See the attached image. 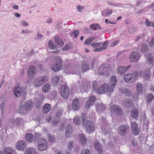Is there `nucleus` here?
I'll return each instance as SVG.
<instances>
[{
  "mask_svg": "<svg viewBox=\"0 0 154 154\" xmlns=\"http://www.w3.org/2000/svg\"><path fill=\"white\" fill-rule=\"evenodd\" d=\"M33 64H32L33 65H34V63L36 64V66H31L29 67H35L36 66H38V67H43V65L40 63H39L38 62H37L36 61H35L34 62H33Z\"/></svg>",
  "mask_w": 154,
  "mask_h": 154,
  "instance_id": "nucleus-48",
  "label": "nucleus"
},
{
  "mask_svg": "<svg viewBox=\"0 0 154 154\" xmlns=\"http://www.w3.org/2000/svg\"><path fill=\"white\" fill-rule=\"evenodd\" d=\"M140 57V54L137 52L133 51L130 57L131 62H136L138 61Z\"/></svg>",
  "mask_w": 154,
  "mask_h": 154,
  "instance_id": "nucleus-10",
  "label": "nucleus"
},
{
  "mask_svg": "<svg viewBox=\"0 0 154 154\" xmlns=\"http://www.w3.org/2000/svg\"><path fill=\"white\" fill-rule=\"evenodd\" d=\"M108 45V42L107 41H106L105 42L103 43L101 47L95 48L94 49V51L95 52L103 51L106 49Z\"/></svg>",
  "mask_w": 154,
  "mask_h": 154,
  "instance_id": "nucleus-19",
  "label": "nucleus"
},
{
  "mask_svg": "<svg viewBox=\"0 0 154 154\" xmlns=\"http://www.w3.org/2000/svg\"><path fill=\"white\" fill-rule=\"evenodd\" d=\"M79 32L78 30H76L74 31L72 33V34H73L74 36V37L76 38L79 35Z\"/></svg>",
  "mask_w": 154,
  "mask_h": 154,
  "instance_id": "nucleus-56",
  "label": "nucleus"
},
{
  "mask_svg": "<svg viewBox=\"0 0 154 154\" xmlns=\"http://www.w3.org/2000/svg\"><path fill=\"white\" fill-rule=\"evenodd\" d=\"M79 138L82 145L84 146L86 143V137L83 134H79Z\"/></svg>",
  "mask_w": 154,
  "mask_h": 154,
  "instance_id": "nucleus-20",
  "label": "nucleus"
},
{
  "mask_svg": "<svg viewBox=\"0 0 154 154\" xmlns=\"http://www.w3.org/2000/svg\"><path fill=\"white\" fill-rule=\"evenodd\" d=\"M95 129L94 124L92 121L87 120V133H91L94 132Z\"/></svg>",
  "mask_w": 154,
  "mask_h": 154,
  "instance_id": "nucleus-8",
  "label": "nucleus"
},
{
  "mask_svg": "<svg viewBox=\"0 0 154 154\" xmlns=\"http://www.w3.org/2000/svg\"><path fill=\"white\" fill-rule=\"evenodd\" d=\"M51 106L50 104L47 103L43 107L42 109L43 112L45 113H48L50 110Z\"/></svg>",
  "mask_w": 154,
  "mask_h": 154,
  "instance_id": "nucleus-31",
  "label": "nucleus"
},
{
  "mask_svg": "<svg viewBox=\"0 0 154 154\" xmlns=\"http://www.w3.org/2000/svg\"><path fill=\"white\" fill-rule=\"evenodd\" d=\"M55 42L60 47L63 45L64 43L62 40L58 37L55 36Z\"/></svg>",
  "mask_w": 154,
  "mask_h": 154,
  "instance_id": "nucleus-34",
  "label": "nucleus"
},
{
  "mask_svg": "<svg viewBox=\"0 0 154 154\" xmlns=\"http://www.w3.org/2000/svg\"><path fill=\"white\" fill-rule=\"evenodd\" d=\"M138 75V72L136 71L132 73H128L124 76V79L125 82L130 83L136 81Z\"/></svg>",
  "mask_w": 154,
  "mask_h": 154,
  "instance_id": "nucleus-2",
  "label": "nucleus"
},
{
  "mask_svg": "<svg viewBox=\"0 0 154 154\" xmlns=\"http://www.w3.org/2000/svg\"><path fill=\"white\" fill-rule=\"evenodd\" d=\"M96 106L97 111L98 112L103 111L106 109L105 106L103 103H97L96 105Z\"/></svg>",
  "mask_w": 154,
  "mask_h": 154,
  "instance_id": "nucleus-29",
  "label": "nucleus"
},
{
  "mask_svg": "<svg viewBox=\"0 0 154 154\" xmlns=\"http://www.w3.org/2000/svg\"><path fill=\"white\" fill-rule=\"evenodd\" d=\"M97 92L99 94H103L106 93H111L112 92L110 89L108 84H104L100 86L97 89Z\"/></svg>",
  "mask_w": 154,
  "mask_h": 154,
  "instance_id": "nucleus-3",
  "label": "nucleus"
},
{
  "mask_svg": "<svg viewBox=\"0 0 154 154\" xmlns=\"http://www.w3.org/2000/svg\"><path fill=\"white\" fill-rule=\"evenodd\" d=\"M151 74V72L150 69L145 70L144 72L143 77L146 80H149L150 79Z\"/></svg>",
  "mask_w": 154,
  "mask_h": 154,
  "instance_id": "nucleus-32",
  "label": "nucleus"
},
{
  "mask_svg": "<svg viewBox=\"0 0 154 154\" xmlns=\"http://www.w3.org/2000/svg\"><path fill=\"white\" fill-rule=\"evenodd\" d=\"M116 77L115 76H112L111 78L109 83L108 84L109 88L112 92H113L116 84Z\"/></svg>",
  "mask_w": 154,
  "mask_h": 154,
  "instance_id": "nucleus-9",
  "label": "nucleus"
},
{
  "mask_svg": "<svg viewBox=\"0 0 154 154\" xmlns=\"http://www.w3.org/2000/svg\"><path fill=\"white\" fill-rule=\"evenodd\" d=\"M131 116L133 118H137L138 116V111L137 108H135L131 111Z\"/></svg>",
  "mask_w": 154,
  "mask_h": 154,
  "instance_id": "nucleus-26",
  "label": "nucleus"
},
{
  "mask_svg": "<svg viewBox=\"0 0 154 154\" xmlns=\"http://www.w3.org/2000/svg\"><path fill=\"white\" fill-rule=\"evenodd\" d=\"M21 25L23 26H27L28 25V23L25 21L23 20L21 21Z\"/></svg>",
  "mask_w": 154,
  "mask_h": 154,
  "instance_id": "nucleus-64",
  "label": "nucleus"
},
{
  "mask_svg": "<svg viewBox=\"0 0 154 154\" xmlns=\"http://www.w3.org/2000/svg\"><path fill=\"white\" fill-rule=\"evenodd\" d=\"M100 84L98 82H94L92 84V88L94 91H96L97 88Z\"/></svg>",
  "mask_w": 154,
  "mask_h": 154,
  "instance_id": "nucleus-45",
  "label": "nucleus"
},
{
  "mask_svg": "<svg viewBox=\"0 0 154 154\" xmlns=\"http://www.w3.org/2000/svg\"><path fill=\"white\" fill-rule=\"evenodd\" d=\"M149 44L150 46H154V37L152 39L151 42H149Z\"/></svg>",
  "mask_w": 154,
  "mask_h": 154,
  "instance_id": "nucleus-62",
  "label": "nucleus"
},
{
  "mask_svg": "<svg viewBox=\"0 0 154 154\" xmlns=\"http://www.w3.org/2000/svg\"><path fill=\"white\" fill-rule=\"evenodd\" d=\"M129 129V126L126 125H122L118 129V132L121 136L125 135Z\"/></svg>",
  "mask_w": 154,
  "mask_h": 154,
  "instance_id": "nucleus-6",
  "label": "nucleus"
},
{
  "mask_svg": "<svg viewBox=\"0 0 154 154\" xmlns=\"http://www.w3.org/2000/svg\"><path fill=\"white\" fill-rule=\"evenodd\" d=\"M77 9L79 12H81L84 10V8L83 6L79 5L77 6Z\"/></svg>",
  "mask_w": 154,
  "mask_h": 154,
  "instance_id": "nucleus-59",
  "label": "nucleus"
},
{
  "mask_svg": "<svg viewBox=\"0 0 154 154\" xmlns=\"http://www.w3.org/2000/svg\"><path fill=\"white\" fill-rule=\"evenodd\" d=\"M26 147L25 142L23 141H19L16 144V148L18 150H23Z\"/></svg>",
  "mask_w": 154,
  "mask_h": 154,
  "instance_id": "nucleus-11",
  "label": "nucleus"
},
{
  "mask_svg": "<svg viewBox=\"0 0 154 154\" xmlns=\"http://www.w3.org/2000/svg\"><path fill=\"white\" fill-rule=\"evenodd\" d=\"M95 37L88 38H87V44H90L95 39Z\"/></svg>",
  "mask_w": 154,
  "mask_h": 154,
  "instance_id": "nucleus-55",
  "label": "nucleus"
},
{
  "mask_svg": "<svg viewBox=\"0 0 154 154\" xmlns=\"http://www.w3.org/2000/svg\"><path fill=\"white\" fill-rule=\"evenodd\" d=\"M145 23L147 26H150L151 25L152 22L150 21H149L148 19H146Z\"/></svg>",
  "mask_w": 154,
  "mask_h": 154,
  "instance_id": "nucleus-58",
  "label": "nucleus"
},
{
  "mask_svg": "<svg viewBox=\"0 0 154 154\" xmlns=\"http://www.w3.org/2000/svg\"><path fill=\"white\" fill-rule=\"evenodd\" d=\"M112 112L118 115H120L122 113V110L121 108L117 105H113L110 108Z\"/></svg>",
  "mask_w": 154,
  "mask_h": 154,
  "instance_id": "nucleus-7",
  "label": "nucleus"
},
{
  "mask_svg": "<svg viewBox=\"0 0 154 154\" xmlns=\"http://www.w3.org/2000/svg\"><path fill=\"white\" fill-rule=\"evenodd\" d=\"M132 97L134 100L137 101L138 99V96L137 94H136L134 95H132Z\"/></svg>",
  "mask_w": 154,
  "mask_h": 154,
  "instance_id": "nucleus-63",
  "label": "nucleus"
},
{
  "mask_svg": "<svg viewBox=\"0 0 154 154\" xmlns=\"http://www.w3.org/2000/svg\"><path fill=\"white\" fill-rule=\"evenodd\" d=\"M3 150L4 154H12L14 152L13 149L10 147H5Z\"/></svg>",
  "mask_w": 154,
  "mask_h": 154,
  "instance_id": "nucleus-30",
  "label": "nucleus"
},
{
  "mask_svg": "<svg viewBox=\"0 0 154 154\" xmlns=\"http://www.w3.org/2000/svg\"><path fill=\"white\" fill-rule=\"evenodd\" d=\"M131 130L134 135H136L139 133V130L137 124L135 122H133L131 124Z\"/></svg>",
  "mask_w": 154,
  "mask_h": 154,
  "instance_id": "nucleus-13",
  "label": "nucleus"
},
{
  "mask_svg": "<svg viewBox=\"0 0 154 154\" xmlns=\"http://www.w3.org/2000/svg\"><path fill=\"white\" fill-rule=\"evenodd\" d=\"M96 99V97L94 95H92L89 97L88 100L87 101V109H89L93 105Z\"/></svg>",
  "mask_w": 154,
  "mask_h": 154,
  "instance_id": "nucleus-15",
  "label": "nucleus"
},
{
  "mask_svg": "<svg viewBox=\"0 0 154 154\" xmlns=\"http://www.w3.org/2000/svg\"><path fill=\"white\" fill-rule=\"evenodd\" d=\"M0 107L2 112H3L5 111V104L4 103H2L0 104Z\"/></svg>",
  "mask_w": 154,
  "mask_h": 154,
  "instance_id": "nucleus-61",
  "label": "nucleus"
},
{
  "mask_svg": "<svg viewBox=\"0 0 154 154\" xmlns=\"http://www.w3.org/2000/svg\"><path fill=\"white\" fill-rule=\"evenodd\" d=\"M133 102L130 99H127L124 101L123 105L124 106L127 108H130L133 105Z\"/></svg>",
  "mask_w": 154,
  "mask_h": 154,
  "instance_id": "nucleus-18",
  "label": "nucleus"
},
{
  "mask_svg": "<svg viewBox=\"0 0 154 154\" xmlns=\"http://www.w3.org/2000/svg\"><path fill=\"white\" fill-rule=\"evenodd\" d=\"M49 78L48 76H42L35 79L33 81V85L36 87H40L47 83Z\"/></svg>",
  "mask_w": 154,
  "mask_h": 154,
  "instance_id": "nucleus-1",
  "label": "nucleus"
},
{
  "mask_svg": "<svg viewBox=\"0 0 154 154\" xmlns=\"http://www.w3.org/2000/svg\"><path fill=\"white\" fill-rule=\"evenodd\" d=\"M119 90L121 93L123 94H125L128 97L130 96L131 94V90L129 89L125 88H119Z\"/></svg>",
  "mask_w": 154,
  "mask_h": 154,
  "instance_id": "nucleus-17",
  "label": "nucleus"
},
{
  "mask_svg": "<svg viewBox=\"0 0 154 154\" xmlns=\"http://www.w3.org/2000/svg\"><path fill=\"white\" fill-rule=\"evenodd\" d=\"M26 138L27 141L29 142H31L32 141L33 136L32 134L30 133H28L26 135Z\"/></svg>",
  "mask_w": 154,
  "mask_h": 154,
  "instance_id": "nucleus-40",
  "label": "nucleus"
},
{
  "mask_svg": "<svg viewBox=\"0 0 154 154\" xmlns=\"http://www.w3.org/2000/svg\"><path fill=\"white\" fill-rule=\"evenodd\" d=\"M103 44L101 42H99L98 43L94 42L91 44V45L93 47H100Z\"/></svg>",
  "mask_w": 154,
  "mask_h": 154,
  "instance_id": "nucleus-51",
  "label": "nucleus"
},
{
  "mask_svg": "<svg viewBox=\"0 0 154 154\" xmlns=\"http://www.w3.org/2000/svg\"><path fill=\"white\" fill-rule=\"evenodd\" d=\"M90 28L93 30H96L97 29H101V27L97 23H94L91 24L90 26Z\"/></svg>",
  "mask_w": 154,
  "mask_h": 154,
  "instance_id": "nucleus-38",
  "label": "nucleus"
},
{
  "mask_svg": "<svg viewBox=\"0 0 154 154\" xmlns=\"http://www.w3.org/2000/svg\"><path fill=\"white\" fill-rule=\"evenodd\" d=\"M148 48V46L146 45H144L143 46V47L142 49V51L143 52H144L146 51Z\"/></svg>",
  "mask_w": 154,
  "mask_h": 154,
  "instance_id": "nucleus-60",
  "label": "nucleus"
},
{
  "mask_svg": "<svg viewBox=\"0 0 154 154\" xmlns=\"http://www.w3.org/2000/svg\"><path fill=\"white\" fill-rule=\"evenodd\" d=\"M137 90L139 94H142L143 91V85L141 83H138L136 85Z\"/></svg>",
  "mask_w": 154,
  "mask_h": 154,
  "instance_id": "nucleus-27",
  "label": "nucleus"
},
{
  "mask_svg": "<svg viewBox=\"0 0 154 154\" xmlns=\"http://www.w3.org/2000/svg\"><path fill=\"white\" fill-rule=\"evenodd\" d=\"M22 122V119L19 118H17L15 120V122L16 123L17 125H19L20 123H21Z\"/></svg>",
  "mask_w": 154,
  "mask_h": 154,
  "instance_id": "nucleus-57",
  "label": "nucleus"
},
{
  "mask_svg": "<svg viewBox=\"0 0 154 154\" xmlns=\"http://www.w3.org/2000/svg\"><path fill=\"white\" fill-rule=\"evenodd\" d=\"M50 86L49 84H47L44 85L42 88L43 91L46 93L49 91L50 90Z\"/></svg>",
  "mask_w": 154,
  "mask_h": 154,
  "instance_id": "nucleus-42",
  "label": "nucleus"
},
{
  "mask_svg": "<svg viewBox=\"0 0 154 154\" xmlns=\"http://www.w3.org/2000/svg\"><path fill=\"white\" fill-rule=\"evenodd\" d=\"M72 108L74 110H77L79 107V102L77 98L74 99L72 103Z\"/></svg>",
  "mask_w": 154,
  "mask_h": 154,
  "instance_id": "nucleus-14",
  "label": "nucleus"
},
{
  "mask_svg": "<svg viewBox=\"0 0 154 154\" xmlns=\"http://www.w3.org/2000/svg\"><path fill=\"white\" fill-rule=\"evenodd\" d=\"M82 125V126L87 128V116L86 113H83L81 116Z\"/></svg>",
  "mask_w": 154,
  "mask_h": 154,
  "instance_id": "nucleus-24",
  "label": "nucleus"
},
{
  "mask_svg": "<svg viewBox=\"0 0 154 154\" xmlns=\"http://www.w3.org/2000/svg\"><path fill=\"white\" fill-rule=\"evenodd\" d=\"M74 146L73 142L72 141H70L68 143V149L70 150Z\"/></svg>",
  "mask_w": 154,
  "mask_h": 154,
  "instance_id": "nucleus-49",
  "label": "nucleus"
},
{
  "mask_svg": "<svg viewBox=\"0 0 154 154\" xmlns=\"http://www.w3.org/2000/svg\"><path fill=\"white\" fill-rule=\"evenodd\" d=\"M153 58L152 56L151 55L149 54V56L148 57L147 60V62L149 64H152L153 61Z\"/></svg>",
  "mask_w": 154,
  "mask_h": 154,
  "instance_id": "nucleus-50",
  "label": "nucleus"
},
{
  "mask_svg": "<svg viewBox=\"0 0 154 154\" xmlns=\"http://www.w3.org/2000/svg\"><path fill=\"white\" fill-rule=\"evenodd\" d=\"M69 89L68 87L65 85H62L61 87L60 94L61 96L64 99L67 98L69 96Z\"/></svg>",
  "mask_w": 154,
  "mask_h": 154,
  "instance_id": "nucleus-5",
  "label": "nucleus"
},
{
  "mask_svg": "<svg viewBox=\"0 0 154 154\" xmlns=\"http://www.w3.org/2000/svg\"><path fill=\"white\" fill-rule=\"evenodd\" d=\"M94 146L95 149L99 154L102 153V149L101 144L98 142H95L94 144Z\"/></svg>",
  "mask_w": 154,
  "mask_h": 154,
  "instance_id": "nucleus-23",
  "label": "nucleus"
},
{
  "mask_svg": "<svg viewBox=\"0 0 154 154\" xmlns=\"http://www.w3.org/2000/svg\"><path fill=\"white\" fill-rule=\"evenodd\" d=\"M63 110H58L55 112L54 115L61 119V116L63 114Z\"/></svg>",
  "mask_w": 154,
  "mask_h": 154,
  "instance_id": "nucleus-46",
  "label": "nucleus"
},
{
  "mask_svg": "<svg viewBox=\"0 0 154 154\" xmlns=\"http://www.w3.org/2000/svg\"><path fill=\"white\" fill-rule=\"evenodd\" d=\"M71 48V45L69 44H67L64 46L62 48L63 51H66Z\"/></svg>",
  "mask_w": 154,
  "mask_h": 154,
  "instance_id": "nucleus-52",
  "label": "nucleus"
},
{
  "mask_svg": "<svg viewBox=\"0 0 154 154\" xmlns=\"http://www.w3.org/2000/svg\"><path fill=\"white\" fill-rule=\"evenodd\" d=\"M48 45L50 48L52 50L55 49L57 48V46L54 44L53 42L51 40H50L49 41Z\"/></svg>",
  "mask_w": 154,
  "mask_h": 154,
  "instance_id": "nucleus-44",
  "label": "nucleus"
},
{
  "mask_svg": "<svg viewBox=\"0 0 154 154\" xmlns=\"http://www.w3.org/2000/svg\"><path fill=\"white\" fill-rule=\"evenodd\" d=\"M73 122L74 123L78 125L81 124V120L79 116H76L73 119Z\"/></svg>",
  "mask_w": 154,
  "mask_h": 154,
  "instance_id": "nucleus-43",
  "label": "nucleus"
},
{
  "mask_svg": "<svg viewBox=\"0 0 154 154\" xmlns=\"http://www.w3.org/2000/svg\"><path fill=\"white\" fill-rule=\"evenodd\" d=\"M37 71L35 68H29L27 71L28 75L31 78H33L36 74Z\"/></svg>",
  "mask_w": 154,
  "mask_h": 154,
  "instance_id": "nucleus-21",
  "label": "nucleus"
},
{
  "mask_svg": "<svg viewBox=\"0 0 154 154\" xmlns=\"http://www.w3.org/2000/svg\"><path fill=\"white\" fill-rule=\"evenodd\" d=\"M107 68H99L98 70V73L100 75H106V73H105V71L106 70Z\"/></svg>",
  "mask_w": 154,
  "mask_h": 154,
  "instance_id": "nucleus-47",
  "label": "nucleus"
},
{
  "mask_svg": "<svg viewBox=\"0 0 154 154\" xmlns=\"http://www.w3.org/2000/svg\"><path fill=\"white\" fill-rule=\"evenodd\" d=\"M128 68H119L118 69V73L120 75L126 72Z\"/></svg>",
  "mask_w": 154,
  "mask_h": 154,
  "instance_id": "nucleus-41",
  "label": "nucleus"
},
{
  "mask_svg": "<svg viewBox=\"0 0 154 154\" xmlns=\"http://www.w3.org/2000/svg\"><path fill=\"white\" fill-rule=\"evenodd\" d=\"M63 81V77L62 76H55L52 79V83L56 85L60 84Z\"/></svg>",
  "mask_w": 154,
  "mask_h": 154,
  "instance_id": "nucleus-12",
  "label": "nucleus"
},
{
  "mask_svg": "<svg viewBox=\"0 0 154 154\" xmlns=\"http://www.w3.org/2000/svg\"><path fill=\"white\" fill-rule=\"evenodd\" d=\"M55 63L54 66L56 67H62V62L61 58L59 56H56L55 58Z\"/></svg>",
  "mask_w": 154,
  "mask_h": 154,
  "instance_id": "nucleus-16",
  "label": "nucleus"
},
{
  "mask_svg": "<svg viewBox=\"0 0 154 154\" xmlns=\"http://www.w3.org/2000/svg\"><path fill=\"white\" fill-rule=\"evenodd\" d=\"M23 106L27 110L29 111L31 109L33 105V103L31 101H28L26 102L25 105Z\"/></svg>",
  "mask_w": 154,
  "mask_h": 154,
  "instance_id": "nucleus-28",
  "label": "nucleus"
},
{
  "mask_svg": "<svg viewBox=\"0 0 154 154\" xmlns=\"http://www.w3.org/2000/svg\"><path fill=\"white\" fill-rule=\"evenodd\" d=\"M112 13V11L111 9H106L103 10L102 12V14L103 16L106 17L111 14Z\"/></svg>",
  "mask_w": 154,
  "mask_h": 154,
  "instance_id": "nucleus-35",
  "label": "nucleus"
},
{
  "mask_svg": "<svg viewBox=\"0 0 154 154\" xmlns=\"http://www.w3.org/2000/svg\"><path fill=\"white\" fill-rule=\"evenodd\" d=\"M48 139L49 140V141L53 142L54 141L55 139L54 137L52 135L48 134Z\"/></svg>",
  "mask_w": 154,
  "mask_h": 154,
  "instance_id": "nucleus-54",
  "label": "nucleus"
},
{
  "mask_svg": "<svg viewBox=\"0 0 154 154\" xmlns=\"http://www.w3.org/2000/svg\"><path fill=\"white\" fill-rule=\"evenodd\" d=\"M38 148L40 151L46 150L48 147V143L46 140L40 138L38 139Z\"/></svg>",
  "mask_w": 154,
  "mask_h": 154,
  "instance_id": "nucleus-4",
  "label": "nucleus"
},
{
  "mask_svg": "<svg viewBox=\"0 0 154 154\" xmlns=\"http://www.w3.org/2000/svg\"><path fill=\"white\" fill-rule=\"evenodd\" d=\"M40 136V134H38L37 133H35L34 138V141L36 142H38V139L41 138H38Z\"/></svg>",
  "mask_w": 154,
  "mask_h": 154,
  "instance_id": "nucleus-53",
  "label": "nucleus"
},
{
  "mask_svg": "<svg viewBox=\"0 0 154 154\" xmlns=\"http://www.w3.org/2000/svg\"><path fill=\"white\" fill-rule=\"evenodd\" d=\"M21 90L20 88L17 87L14 89V94L16 97H19L20 95Z\"/></svg>",
  "mask_w": 154,
  "mask_h": 154,
  "instance_id": "nucleus-36",
  "label": "nucleus"
},
{
  "mask_svg": "<svg viewBox=\"0 0 154 154\" xmlns=\"http://www.w3.org/2000/svg\"><path fill=\"white\" fill-rule=\"evenodd\" d=\"M60 118L54 115L53 117V120L52 122V124L54 125H57L58 124L59 122H60Z\"/></svg>",
  "mask_w": 154,
  "mask_h": 154,
  "instance_id": "nucleus-37",
  "label": "nucleus"
},
{
  "mask_svg": "<svg viewBox=\"0 0 154 154\" xmlns=\"http://www.w3.org/2000/svg\"><path fill=\"white\" fill-rule=\"evenodd\" d=\"M35 150L32 147H30L26 149V154H35Z\"/></svg>",
  "mask_w": 154,
  "mask_h": 154,
  "instance_id": "nucleus-39",
  "label": "nucleus"
},
{
  "mask_svg": "<svg viewBox=\"0 0 154 154\" xmlns=\"http://www.w3.org/2000/svg\"><path fill=\"white\" fill-rule=\"evenodd\" d=\"M73 131L72 125H68L67 126L65 132V135L66 136L68 137L72 133Z\"/></svg>",
  "mask_w": 154,
  "mask_h": 154,
  "instance_id": "nucleus-22",
  "label": "nucleus"
},
{
  "mask_svg": "<svg viewBox=\"0 0 154 154\" xmlns=\"http://www.w3.org/2000/svg\"><path fill=\"white\" fill-rule=\"evenodd\" d=\"M19 112L22 115H24L27 113L28 111L24 106H20L19 109Z\"/></svg>",
  "mask_w": 154,
  "mask_h": 154,
  "instance_id": "nucleus-33",
  "label": "nucleus"
},
{
  "mask_svg": "<svg viewBox=\"0 0 154 154\" xmlns=\"http://www.w3.org/2000/svg\"><path fill=\"white\" fill-rule=\"evenodd\" d=\"M145 99L147 102L148 103H150L154 99V96L152 93H149L145 96Z\"/></svg>",
  "mask_w": 154,
  "mask_h": 154,
  "instance_id": "nucleus-25",
  "label": "nucleus"
}]
</instances>
